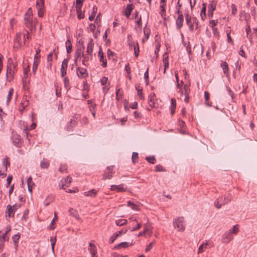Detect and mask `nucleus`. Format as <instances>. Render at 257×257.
<instances>
[{"label":"nucleus","mask_w":257,"mask_h":257,"mask_svg":"<svg viewBox=\"0 0 257 257\" xmlns=\"http://www.w3.org/2000/svg\"><path fill=\"white\" fill-rule=\"evenodd\" d=\"M144 33L145 35V37L142 39V42L144 43L146 41H147L149 37L150 31L147 28H145L144 29Z\"/></svg>","instance_id":"nucleus-24"},{"label":"nucleus","mask_w":257,"mask_h":257,"mask_svg":"<svg viewBox=\"0 0 257 257\" xmlns=\"http://www.w3.org/2000/svg\"><path fill=\"white\" fill-rule=\"evenodd\" d=\"M185 19L187 25L194 23V19H192L191 17L188 13L185 14Z\"/></svg>","instance_id":"nucleus-30"},{"label":"nucleus","mask_w":257,"mask_h":257,"mask_svg":"<svg viewBox=\"0 0 257 257\" xmlns=\"http://www.w3.org/2000/svg\"><path fill=\"white\" fill-rule=\"evenodd\" d=\"M166 4H161L160 7L161 8L160 14L162 17L165 16V6Z\"/></svg>","instance_id":"nucleus-44"},{"label":"nucleus","mask_w":257,"mask_h":257,"mask_svg":"<svg viewBox=\"0 0 257 257\" xmlns=\"http://www.w3.org/2000/svg\"><path fill=\"white\" fill-rule=\"evenodd\" d=\"M68 61L67 59H64L61 66V74L62 77H64L66 74V71L68 66Z\"/></svg>","instance_id":"nucleus-12"},{"label":"nucleus","mask_w":257,"mask_h":257,"mask_svg":"<svg viewBox=\"0 0 257 257\" xmlns=\"http://www.w3.org/2000/svg\"><path fill=\"white\" fill-rule=\"evenodd\" d=\"M17 64L14 63L11 58L8 61L7 69V77L9 81H12L14 78V74L16 70Z\"/></svg>","instance_id":"nucleus-2"},{"label":"nucleus","mask_w":257,"mask_h":257,"mask_svg":"<svg viewBox=\"0 0 257 257\" xmlns=\"http://www.w3.org/2000/svg\"><path fill=\"white\" fill-rule=\"evenodd\" d=\"M127 203L128 206L131 207L132 209L135 210H138L137 206L136 204H134L133 202H132L131 201H127Z\"/></svg>","instance_id":"nucleus-40"},{"label":"nucleus","mask_w":257,"mask_h":257,"mask_svg":"<svg viewBox=\"0 0 257 257\" xmlns=\"http://www.w3.org/2000/svg\"><path fill=\"white\" fill-rule=\"evenodd\" d=\"M12 179L13 177L12 175L9 176L7 178V181L8 185H9L11 184Z\"/></svg>","instance_id":"nucleus-61"},{"label":"nucleus","mask_w":257,"mask_h":257,"mask_svg":"<svg viewBox=\"0 0 257 257\" xmlns=\"http://www.w3.org/2000/svg\"><path fill=\"white\" fill-rule=\"evenodd\" d=\"M176 100L175 98H172L171 99V107L176 108Z\"/></svg>","instance_id":"nucleus-59"},{"label":"nucleus","mask_w":257,"mask_h":257,"mask_svg":"<svg viewBox=\"0 0 257 257\" xmlns=\"http://www.w3.org/2000/svg\"><path fill=\"white\" fill-rule=\"evenodd\" d=\"M205 12H206V6H205V4H203V7L202 8V10H201V13H200V16H201L202 20H204L206 17Z\"/></svg>","instance_id":"nucleus-33"},{"label":"nucleus","mask_w":257,"mask_h":257,"mask_svg":"<svg viewBox=\"0 0 257 257\" xmlns=\"http://www.w3.org/2000/svg\"><path fill=\"white\" fill-rule=\"evenodd\" d=\"M65 87L67 89L69 87V80L67 77H65L64 79Z\"/></svg>","instance_id":"nucleus-47"},{"label":"nucleus","mask_w":257,"mask_h":257,"mask_svg":"<svg viewBox=\"0 0 257 257\" xmlns=\"http://www.w3.org/2000/svg\"><path fill=\"white\" fill-rule=\"evenodd\" d=\"M38 68V63L37 62L34 61L33 66V71L35 73L37 70Z\"/></svg>","instance_id":"nucleus-57"},{"label":"nucleus","mask_w":257,"mask_h":257,"mask_svg":"<svg viewBox=\"0 0 257 257\" xmlns=\"http://www.w3.org/2000/svg\"><path fill=\"white\" fill-rule=\"evenodd\" d=\"M98 55L100 58L99 61L102 63L101 64L102 66L103 67H105L107 65L106 59L104 58L103 53L102 52V48L101 47L99 48Z\"/></svg>","instance_id":"nucleus-13"},{"label":"nucleus","mask_w":257,"mask_h":257,"mask_svg":"<svg viewBox=\"0 0 257 257\" xmlns=\"http://www.w3.org/2000/svg\"><path fill=\"white\" fill-rule=\"evenodd\" d=\"M184 21V18L183 15L178 16L176 21V27L178 29H180L183 26Z\"/></svg>","instance_id":"nucleus-16"},{"label":"nucleus","mask_w":257,"mask_h":257,"mask_svg":"<svg viewBox=\"0 0 257 257\" xmlns=\"http://www.w3.org/2000/svg\"><path fill=\"white\" fill-rule=\"evenodd\" d=\"M67 167L65 165L61 166L59 169V171L61 173L66 172Z\"/></svg>","instance_id":"nucleus-49"},{"label":"nucleus","mask_w":257,"mask_h":257,"mask_svg":"<svg viewBox=\"0 0 257 257\" xmlns=\"http://www.w3.org/2000/svg\"><path fill=\"white\" fill-rule=\"evenodd\" d=\"M129 246V244L127 242H122L114 246V249L120 248H127Z\"/></svg>","instance_id":"nucleus-26"},{"label":"nucleus","mask_w":257,"mask_h":257,"mask_svg":"<svg viewBox=\"0 0 257 257\" xmlns=\"http://www.w3.org/2000/svg\"><path fill=\"white\" fill-rule=\"evenodd\" d=\"M22 36H23V34L22 33H19L17 34V35H16V38L15 42L16 43H18V44L20 46L22 45V43L20 42V40H21V37Z\"/></svg>","instance_id":"nucleus-36"},{"label":"nucleus","mask_w":257,"mask_h":257,"mask_svg":"<svg viewBox=\"0 0 257 257\" xmlns=\"http://www.w3.org/2000/svg\"><path fill=\"white\" fill-rule=\"evenodd\" d=\"M13 91H14V90L13 88H11L9 90V92L8 97H7V103H8L10 101V100L11 99V97L13 95Z\"/></svg>","instance_id":"nucleus-42"},{"label":"nucleus","mask_w":257,"mask_h":257,"mask_svg":"<svg viewBox=\"0 0 257 257\" xmlns=\"http://www.w3.org/2000/svg\"><path fill=\"white\" fill-rule=\"evenodd\" d=\"M231 13L233 15H235L237 12V9L234 4L231 5Z\"/></svg>","instance_id":"nucleus-50"},{"label":"nucleus","mask_w":257,"mask_h":257,"mask_svg":"<svg viewBox=\"0 0 257 257\" xmlns=\"http://www.w3.org/2000/svg\"><path fill=\"white\" fill-rule=\"evenodd\" d=\"M207 245L208 243L207 242L202 243L198 248V253H200L203 252L205 250V249L207 248Z\"/></svg>","instance_id":"nucleus-31"},{"label":"nucleus","mask_w":257,"mask_h":257,"mask_svg":"<svg viewBox=\"0 0 257 257\" xmlns=\"http://www.w3.org/2000/svg\"><path fill=\"white\" fill-rule=\"evenodd\" d=\"M155 94L153 93H151L149 96V105L151 107L155 106Z\"/></svg>","instance_id":"nucleus-19"},{"label":"nucleus","mask_w":257,"mask_h":257,"mask_svg":"<svg viewBox=\"0 0 257 257\" xmlns=\"http://www.w3.org/2000/svg\"><path fill=\"white\" fill-rule=\"evenodd\" d=\"M226 33H227V41L229 43H232L233 41L232 40V39L230 37V31H226Z\"/></svg>","instance_id":"nucleus-52"},{"label":"nucleus","mask_w":257,"mask_h":257,"mask_svg":"<svg viewBox=\"0 0 257 257\" xmlns=\"http://www.w3.org/2000/svg\"><path fill=\"white\" fill-rule=\"evenodd\" d=\"M233 239L231 231H226L222 235V242L225 243H229Z\"/></svg>","instance_id":"nucleus-8"},{"label":"nucleus","mask_w":257,"mask_h":257,"mask_svg":"<svg viewBox=\"0 0 257 257\" xmlns=\"http://www.w3.org/2000/svg\"><path fill=\"white\" fill-rule=\"evenodd\" d=\"M76 73L78 77L80 78H85L88 76L87 70L84 68L78 67Z\"/></svg>","instance_id":"nucleus-9"},{"label":"nucleus","mask_w":257,"mask_h":257,"mask_svg":"<svg viewBox=\"0 0 257 257\" xmlns=\"http://www.w3.org/2000/svg\"><path fill=\"white\" fill-rule=\"evenodd\" d=\"M54 221H55V218H53V219L52 220V222H51V223L49 226V228L50 229H53L55 228V227L54 226Z\"/></svg>","instance_id":"nucleus-56"},{"label":"nucleus","mask_w":257,"mask_h":257,"mask_svg":"<svg viewBox=\"0 0 257 257\" xmlns=\"http://www.w3.org/2000/svg\"><path fill=\"white\" fill-rule=\"evenodd\" d=\"M204 96H205V101H206V104L208 105V106H211V105L208 103L207 102L209 100V93L207 91H205L204 92Z\"/></svg>","instance_id":"nucleus-41"},{"label":"nucleus","mask_w":257,"mask_h":257,"mask_svg":"<svg viewBox=\"0 0 257 257\" xmlns=\"http://www.w3.org/2000/svg\"><path fill=\"white\" fill-rule=\"evenodd\" d=\"M44 2L41 0L40 2H37L36 8L38 10V14L39 17H42L44 15L43 11Z\"/></svg>","instance_id":"nucleus-11"},{"label":"nucleus","mask_w":257,"mask_h":257,"mask_svg":"<svg viewBox=\"0 0 257 257\" xmlns=\"http://www.w3.org/2000/svg\"><path fill=\"white\" fill-rule=\"evenodd\" d=\"M113 168L112 166L107 167L103 175V179H110L112 178V175L113 174Z\"/></svg>","instance_id":"nucleus-7"},{"label":"nucleus","mask_w":257,"mask_h":257,"mask_svg":"<svg viewBox=\"0 0 257 257\" xmlns=\"http://www.w3.org/2000/svg\"><path fill=\"white\" fill-rule=\"evenodd\" d=\"M133 9V5L132 4L127 5L125 12H124V15L127 17L128 18L132 13V11Z\"/></svg>","instance_id":"nucleus-20"},{"label":"nucleus","mask_w":257,"mask_h":257,"mask_svg":"<svg viewBox=\"0 0 257 257\" xmlns=\"http://www.w3.org/2000/svg\"><path fill=\"white\" fill-rule=\"evenodd\" d=\"M3 165L5 167V171H7L8 166L10 165L9 158H6L3 160Z\"/></svg>","instance_id":"nucleus-35"},{"label":"nucleus","mask_w":257,"mask_h":257,"mask_svg":"<svg viewBox=\"0 0 257 257\" xmlns=\"http://www.w3.org/2000/svg\"><path fill=\"white\" fill-rule=\"evenodd\" d=\"M93 46L94 44L93 40L92 39H90L89 40V42L87 44L86 51L85 53L84 60L82 61V64L84 66H86L87 65V62L90 60H91L92 58Z\"/></svg>","instance_id":"nucleus-1"},{"label":"nucleus","mask_w":257,"mask_h":257,"mask_svg":"<svg viewBox=\"0 0 257 257\" xmlns=\"http://www.w3.org/2000/svg\"><path fill=\"white\" fill-rule=\"evenodd\" d=\"M228 199L227 198L225 197H221L217 199V201L215 202L214 204L217 208H219L221 207V205L225 204L228 202Z\"/></svg>","instance_id":"nucleus-10"},{"label":"nucleus","mask_w":257,"mask_h":257,"mask_svg":"<svg viewBox=\"0 0 257 257\" xmlns=\"http://www.w3.org/2000/svg\"><path fill=\"white\" fill-rule=\"evenodd\" d=\"M13 143L15 145L19 144V143L21 141V139L20 138V137L18 136H13Z\"/></svg>","instance_id":"nucleus-38"},{"label":"nucleus","mask_w":257,"mask_h":257,"mask_svg":"<svg viewBox=\"0 0 257 257\" xmlns=\"http://www.w3.org/2000/svg\"><path fill=\"white\" fill-rule=\"evenodd\" d=\"M165 171V169L163 167L162 165H158L156 167V171L157 172H164Z\"/></svg>","instance_id":"nucleus-45"},{"label":"nucleus","mask_w":257,"mask_h":257,"mask_svg":"<svg viewBox=\"0 0 257 257\" xmlns=\"http://www.w3.org/2000/svg\"><path fill=\"white\" fill-rule=\"evenodd\" d=\"M79 13H78V12H77V16H78V18L79 19H83L84 18V15H82V13H81V9H80V11L79 12Z\"/></svg>","instance_id":"nucleus-60"},{"label":"nucleus","mask_w":257,"mask_h":257,"mask_svg":"<svg viewBox=\"0 0 257 257\" xmlns=\"http://www.w3.org/2000/svg\"><path fill=\"white\" fill-rule=\"evenodd\" d=\"M40 166L43 169H47L49 166V162L47 159H43L41 162Z\"/></svg>","instance_id":"nucleus-23"},{"label":"nucleus","mask_w":257,"mask_h":257,"mask_svg":"<svg viewBox=\"0 0 257 257\" xmlns=\"http://www.w3.org/2000/svg\"><path fill=\"white\" fill-rule=\"evenodd\" d=\"M27 185L28 190L30 193L32 192V189L33 186L35 185V183L33 182L32 177H29L27 180Z\"/></svg>","instance_id":"nucleus-21"},{"label":"nucleus","mask_w":257,"mask_h":257,"mask_svg":"<svg viewBox=\"0 0 257 257\" xmlns=\"http://www.w3.org/2000/svg\"><path fill=\"white\" fill-rule=\"evenodd\" d=\"M50 241L51 243L52 249L54 251V246L56 241V237H55L54 238H51Z\"/></svg>","instance_id":"nucleus-46"},{"label":"nucleus","mask_w":257,"mask_h":257,"mask_svg":"<svg viewBox=\"0 0 257 257\" xmlns=\"http://www.w3.org/2000/svg\"><path fill=\"white\" fill-rule=\"evenodd\" d=\"M7 212L6 213L8 214L9 217L13 216L15 212L12 208V206L11 205H8L7 207Z\"/></svg>","instance_id":"nucleus-27"},{"label":"nucleus","mask_w":257,"mask_h":257,"mask_svg":"<svg viewBox=\"0 0 257 257\" xmlns=\"http://www.w3.org/2000/svg\"><path fill=\"white\" fill-rule=\"evenodd\" d=\"M144 231L146 233H149L150 235H151L152 234V226L151 224L149 222H147L144 224Z\"/></svg>","instance_id":"nucleus-17"},{"label":"nucleus","mask_w":257,"mask_h":257,"mask_svg":"<svg viewBox=\"0 0 257 257\" xmlns=\"http://www.w3.org/2000/svg\"><path fill=\"white\" fill-rule=\"evenodd\" d=\"M65 45L66 47V51L68 53H70L71 52L72 50V46L71 44V42L70 40L68 39Z\"/></svg>","instance_id":"nucleus-25"},{"label":"nucleus","mask_w":257,"mask_h":257,"mask_svg":"<svg viewBox=\"0 0 257 257\" xmlns=\"http://www.w3.org/2000/svg\"><path fill=\"white\" fill-rule=\"evenodd\" d=\"M72 181V178L69 176H67L65 178L61 180L59 183V186H61V189H65V187L69 186Z\"/></svg>","instance_id":"nucleus-6"},{"label":"nucleus","mask_w":257,"mask_h":257,"mask_svg":"<svg viewBox=\"0 0 257 257\" xmlns=\"http://www.w3.org/2000/svg\"><path fill=\"white\" fill-rule=\"evenodd\" d=\"M20 235L19 234L15 235L13 237V239L14 240V241L16 242L17 240H18L20 238Z\"/></svg>","instance_id":"nucleus-64"},{"label":"nucleus","mask_w":257,"mask_h":257,"mask_svg":"<svg viewBox=\"0 0 257 257\" xmlns=\"http://www.w3.org/2000/svg\"><path fill=\"white\" fill-rule=\"evenodd\" d=\"M123 184H120L119 185H112L110 187L111 191H116L117 192H125L126 190V188H124Z\"/></svg>","instance_id":"nucleus-14"},{"label":"nucleus","mask_w":257,"mask_h":257,"mask_svg":"<svg viewBox=\"0 0 257 257\" xmlns=\"http://www.w3.org/2000/svg\"><path fill=\"white\" fill-rule=\"evenodd\" d=\"M216 5L214 4H210L208 6V15L209 17H211L213 16V11L215 10Z\"/></svg>","instance_id":"nucleus-22"},{"label":"nucleus","mask_w":257,"mask_h":257,"mask_svg":"<svg viewBox=\"0 0 257 257\" xmlns=\"http://www.w3.org/2000/svg\"><path fill=\"white\" fill-rule=\"evenodd\" d=\"M84 46L83 43L80 46H77V49L75 52L74 58L75 61H77L82 58V61L84 60L85 53H84Z\"/></svg>","instance_id":"nucleus-4"},{"label":"nucleus","mask_w":257,"mask_h":257,"mask_svg":"<svg viewBox=\"0 0 257 257\" xmlns=\"http://www.w3.org/2000/svg\"><path fill=\"white\" fill-rule=\"evenodd\" d=\"M116 239V238L115 237V236H114L113 235H112L110 237V239H109V243H110V244H111V243H112L115 241V240Z\"/></svg>","instance_id":"nucleus-63"},{"label":"nucleus","mask_w":257,"mask_h":257,"mask_svg":"<svg viewBox=\"0 0 257 257\" xmlns=\"http://www.w3.org/2000/svg\"><path fill=\"white\" fill-rule=\"evenodd\" d=\"M174 226L179 231H183L185 229L184 225V218L182 217H178L173 221Z\"/></svg>","instance_id":"nucleus-5"},{"label":"nucleus","mask_w":257,"mask_h":257,"mask_svg":"<svg viewBox=\"0 0 257 257\" xmlns=\"http://www.w3.org/2000/svg\"><path fill=\"white\" fill-rule=\"evenodd\" d=\"M137 46H138V44H137ZM134 51H135V55L136 57H137L139 56V47L137 48L136 46H134Z\"/></svg>","instance_id":"nucleus-48"},{"label":"nucleus","mask_w":257,"mask_h":257,"mask_svg":"<svg viewBox=\"0 0 257 257\" xmlns=\"http://www.w3.org/2000/svg\"><path fill=\"white\" fill-rule=\"evenodd\" d=\"M127 231V228H123V229H122L121 230H120V231L117 232V233L120 236L122 234L126 233Z\"/></svg>","instance_id":"nucleus-51"},{"label":"nucleus","mask_w":257,"mask_h":257,"mask_svg":"<svg viewBox=\"0 0 257 257\" xmlns=\"http://www.w3.org/2000/svg\"><path fill=\"white\" fill-rule=\"evenodd\" d=\"M107 81V78L105 77H103L101 79V84L102 85H104Z\"/></svg>","instance_id":"nucleus-53"},{"label":"nucleus","mask_w":257,"mask_h":257,"mask_svg":"<svg viewBox=\"0 0 257 257\" xmlns=\"http://www.w3.org/2000/svg\"><path fill=\"white\" fill-rule=\"evenodd\" d=\"M96 194V191L94 189H92L89 191L84 192V195L86 196L94 197Z\"/></svg>","instance_id":"nucleus-29"},{"label":"nucleus","mask_w":257,"mask_h":257,"mask_svg":"<svg viewBox=\"0 0 257 257\" xmlns=\"http://www.w3.org/2000/svg\"><path fill=\"white\" fill-rule=\"evenodd\" d=\"M154 244V242H152L151 243H150L149 244V245L147 247V248L146 249V251L147 252V251H149L153 247Z\"/></svg>","instance_id":"nucleus-55"},{"label":"nucleus","mask_w":257,"mask_h":257,"mask_svg":"<svg viewBox=\"0 0 257 257\" xmlns=\"http://www.w3.org/2000/svg\"><path fill=\"white\" fill-rule=\"evenodd\" d=\"M146 160L151 164H153L155 163V158L154 156L147 157H146Z\"/></svg>","instance_id":"nucleus-43"},{"label":"nucleus","mask_w":257,"mask_h":257,"mask_svg":"<svg viewBox=\"0 0 257 257\" xmlns=\"http://www.w3.org/2000/svg\"><path fill=\"white\" fill-rule=\"evenodd\" d=\"M127 223L126 219H120L115 220V223L118 226H122L125 225Z\"/></svg>","instance_id":"nucleus-32"},{"label":"nucleus","mask_w":257,"mask_h":257,"mask_svg":"<svg viewBox=\"0 0 257 257\" xmlns=\"http://www.w3.org/2000/svg\"><path fill=\"white\" fill-rule=\"evenodd\" d=\"M137 23L138 25V27L141 29V26H142V18H141V17H140L139 18V19L138 20V21H137Z\"/></svg>","instance_id":"nucleus-62"},{"label":"nucleus","mask_w":257,"mask_h":257,"mask_svg":"<svg viewBox=\"0 0 257 257\" xmlns=\"http://www.w3.org/2000/svg\"><path fill=\"white\" fill-rule=\"evenodd\" d=\"M229 231L231 232V234H236L238 232V227L237 225H235L233 226V228L232 229H230L228 230Z\"/></svg>","instance_id":"nucleus-39"},{"label":"nucleus","mask_w":257,"mask_h":257,"mask_svg":"<svg viewBox=\"0 0 257 257\" xmlns=\"http://www.w3.org/2000/svg\"><path fill=\"white\" fill-rule=\"evenodd\" d=\"M33 13H32V10L31 8H29L25 16V24L26 26L28 28H32V27H34V28H36V22H33Z\"/></svg>","instance_id":"nucleus-3"},{"label":"nucleus","mask_w":257,"mask_h":257,"mask_svg":"<svg viewBox=\"0 0 257 257\" xmlns=\"http://www.w3.org/2000/svg\"><path fill=\"white\" fill-rule=\"evenodd\" d=\"M220 66L222 68L224 74L225 75L226 77L229 76V72H228V66L227 63L226 62H222Z\"/></svg>","instance_id":"nucleus-18"},{"label":"nucleus","mask_w":257,"mask_h":257,"mask_svg":"<svg viewBox=\"0 0 257 257\" xmlns=\"http://www.w3.org/2000/svg\"><path fill=\"white\" fill-rule=\"evenodd\" d=\"M226 89H227V90L228 92L229 95H230V96L231 97L232 99H233V98H234V93H233V92L228 87H226Z\"/></svg>","instance_id":"nucleus-58"},{"label":"nucleus","mask_w":257,"mask_h":257,"mask_svg":"<svg viewBox=\"0 0 257 257\" xmlns=\"http://www.w3.org/2000/svg\"><path fill=\"white\" fill-rule=\"evenodd\" d=\"M84 2V0H76V11L79 13L80 11V9L82 8V4Z\"/></svg>","instance_id":"nucleus-28"},{"label":"nucleus","mask_w":257,"mask_h":257,"mask_svg":"<svg viewBox=\"0 0 257 257\" xmlns=\"http://www.w3.org/2000/svg\"><path fill=\"white\" fill-rule=\"evenodd\" d=\"M141 227V224L140 223H138L136 227H134L132 229V231H134L139 230Z\"/></svg>","instance_id":"nucleus-54"},{"label":"nucleus","mask_w":257,"mask_h":257,"mask_svg":"<svg viewBox=\"0 0 257 257\" xmlns=\"http://www.w3.org/2000/svg\"><path fill=\"white\" fill-rule=\"evenodd\" d=\"M184 100L186 102H188L189 99V93H190V88L189 87L185 84L184 85Z\"/></svg>","instance_id":"nucleus-15"},{"label":"nucleus","mask_w":257,"mask_h":257,"mask_svg":"<svg viewBox=\"0 0 257 257\" xmlns=\"http://www.w3.org/2000/svg\"><path fill=\"white\" fill-rule=\"evenodd\" d=\"M177 87L180 89L179 92H180V94H181V96H180V98L181 99H183V97L184 92H183V91L182 90H181L180 89V86L183 85V81H181L179 82V81H177Z\"/></svg>","instance_id":"nucleus-34"},{"label":"nucleus","mask_w":257,"mask_h":257,"mask_svg":"<svg viewBox=\"0 0 257 257\" xmlns=\"http://www.w3.org/2000/svg\"><path fill=\"white\" fill-rule=\"evenodd\" d=\"M132 159V162H133V163L135 164V163L138 162V154L136 152L133 153Z\"/></svg>","instance_id":"nucleus-37"}]
</instances>
